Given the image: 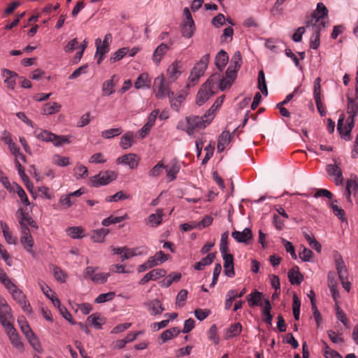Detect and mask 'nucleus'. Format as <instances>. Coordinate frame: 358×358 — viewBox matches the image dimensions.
I'll list each match as a JSON object with an SVG mask.
<instances>
[{
    "mask_svg": "<svg viewBox=\"0 0 358 358\" xmlns=\"http://www.w3.org/2000/svg\"><path fill=\"white\" fill-rule=\"evenodd\" d=\"M242 64L241 52L236 51L232 56L229 66L226 71V78L220 80V89L224 90L231 86L237 76V71Z\"/></svg>",
    "mask_w": 358,
    "mask_h": 358,
    "instance_id": "obj_1",
    "label": "nucleus"
},
{
    "mask_svg": "<svg viewBox=\"0 0 358 358\" xmlns=\"http://www.w3.org/2000/svg\"><path fill=\"white\" fill-rule=\"evenodd\" d=\"M212 113L206 112L203 116L191 115L186 117L187 127L185 129L189 135H192L196 131L203 129L208 125L214 118Z\"/></svg>",
    "mask_w": 358,
    "mask_h": 358,
    "instance_id": "obj_2",
    "label": "nucleus"
},
{
    "mask_svg": "<svg viewBox=\"0 0 358 358\" xmlns=\"http://www.w3.org/2000/svg\"><path fill=\"white\" fill-rule=\"evenodd\" d=\"M217 80L220 82V75L213 74L201 85L196 96L195 101L197 106H202L214 94L213 87Z\"/></svg>",
    "mask_w": 358,
    "mask_h": 358,
    "instance_id": "obj_3",
    "label": "nucleus"
},
{
    "mask_svg": "<svg viewBox=\"0 0 358 358\" xmlns=\"http://www.w3.org/2000/svg\"><path fill=\"white\" fill-rule=\"evenodd\" d=\"M170 83L169 80H166L164 75L159 76L155 79L153 88L157 99H163L166 96L171 98V95L173 96V92L169 89Z\"/></svg>",
    "mask_w": 358,
    "mask_h": 358,
    "instance_id": "obj_4",
    "label": "nucleus"
},
{
    "mask_svg": "<svg viewBox=\"0 0 358 358\" xmlns=\"http://www.w3.org/2000/svg\"><path fill=\"white\" fill-rule=\"evenodd\" d=\"M117 178V173L113 171H106L100 172L99 174L90 179L92 186L98 187L101 185H106L115 180Z\"/></svg>",
    "mask_w": 358,
    "mask_h": 358,
    "instance_id": "obj_5",
    "label": "nucleus"
},
{
    "mask_svg": "<svg viewBox=\"0 0 358 358\" xmlns=\"http://www.w3.org/2000/svg\"><path fill=\"white\" fill-rule=\"evenodd\" d=\"M209 59L210 55L206 54L201 57L200 61L196 64L189 76V79L192 82L197 81L199 78L203 75L206 69H207Z\"/></svg>",
    "mask_w": 358,
    "mask_h": 358,
    "instance_id": "obj_6",
    "label": "nucleus"
},
{
    "mask_svg": "<svg viewBox=\"0 0 358 358\" xmlns=\"http://www.w3.org/2000/svg\"><path fill=\"white\" fill-rule=\"evenodd\" d=\"M328 15V10L323 3H318L317 8L311 15V19L306 22V27H310V25L319 24L322 19Z\"/></svg>",
    "mask_w": 358,
    "mask_h": 358,
    "instance_id": "obj_7",
    "label": "nucleus"
},
{
    "mask_svg": "<svg viewBox=\"0 0 358 358\" xmlns=\"http://www.w3.org/2000/svg\"><path fill=\"white\" fill-rule=\"evenodd\" d=\"M184 15L186 17V21L182 25V34L184 37L189 38L192 37L194 34L195 29L194 23L188 8L184 9Z\"/></svg>",
    "mask_w": 358,
    "mask_h": 358,
    "instance_id": "obj_8",
    "label": "nucleus"
},
{
    "mask_svg": "<svg viewBox=\"0 0 358 358\" xmlns=\"http://www.w3.org/2000/svg\"><path fill=\"white\" fill-rule=\"evenodd\" d=\"M326 26V23L324 22H322L319 24L310 25L311 30L313 31V35L310 38V47L313 49H317L320 45V31L322 28H324Z\"/></svg>",
    "mask_w": 358,
    "mask_h": 358,
    "instance_id": "obj_9",
    "label": "nucleus"
},
{
    "mask_svg": "<svg viewBox=\"0 0 358 358\" xmlns=\"http://www.w3.org/2000/svg\"><path fill=\"white\" fill-rule=\"evenodd\" d=\"M139 160L140 159L136 154L129 153L118 157L117 163L127 165L130 169H135L138 167Z\"/></svg>",
    "mask_w": 358,
    "mask_h": 358,
    "instance_id": "obj_10",
    "label": "nucleus"
},
{
    "mask_svg": "<svg viewBox=\"0 0 358 358\" xmlns=\"http://www.w3.org/2000/svg\"><path fill=\"white\" fill-rule=\"evenodd\" d=\"M22 231V236L20 238V242L23 245L24 248L31 255H34V252L32 250V247L34 245V239L30 234V230L28 227H23V230Z\"/></svg>",
    "mask_w": 358,
    "mask_h": 358,
    "instance_id": "obj_11",
    "label": "nucleus"
},
{
    "mask_svg": "<svg viewBox=\"0 0 358 358\" xmlns=\"http://www.w3.org/2000/svg\"><path fill=\"white\" fill-rule=\"evenodd\" d=\"M111 41L112 34L110 33L105 35L102 43L101 40L99 38H96L95 40V45L96 48V55H105L109 51V46Z\"/></svg>",
    "mask_w": 358,
    "mask_h": 358,
    "instance_id": "obj_12",
    "label": "nucleus"
},
{
    "mask_svg": "<svg viewBox=\"0 0 358 358\" xmlns=\"http://www.w3.org/2000/svg\"><path fill=\"white\" fill-rule=\"evenodd\" d=\"M231 236L238 242L248 244L252 238V232L249 228H245L243 231L234 230L231 233Z\"/></svg>",
    "mask_w": 358,
    "mask_h": 358,
    "instance_id": "obj_13",
    "label": "nucleus"
},
{
    "mask_svg": "<svg viewBox=\"0 0 358 358\" xmlns=\"http://www.w3.org/2000/svg\"><path fill=\"white\" fill-rule=\"evenodd\" d=\"M224 260V268L225 275L228 277H234L235 275L234 267V257L231 254L227 252L222 253Z\"/></svg>",
    "mask_w": 358,
    "mask_h": 358,
    "instance_id": "obj_14",
    "label": "nucleus"
},
{
    "mask_svg": "<svg viewBox=\"0 0 358 358\" xmlns=\"http://www.w3.org/2000/svg\"><path fill=\"white\" fill-rule=\"evenodd\" d=\"M182 64L178 61H175L172 63L167 69L168 79L170 82L175 81L180 75L182 72Z\"/></svg>",
    "mask_w": 358,
    "mask_h": 358,
    "instance_id": "obj_15",
    "label": "nucleus"
},
{
    "mask_svg": "<svg viewBox=\"0 0 358 358\" xmlns=\"http://www.w3.org/2000/svg\"><path fill=\"white\" fill-rule=\"evenodd\" d=\"M13 320V317L9 306L0 308V322L4 328L12 326Z\"/></svg>",
    "mask_w": 358,
    "mask_h": 358,
    "instance_id": "obj_16",
    "label": "nucleus"
},
{
    "mask_svg": "<svg viewBox=\"0 0 358 358\" xmlns=\"http://www.w3.org/2000/svg\"><path fill=\"white\" fill-rule=\"evenodd\" d=\"M10 293L13 299L21 306L24 312L31 311L30 304L27 301L26 297L21 290L16 288Z\"/></svg>",
    "mask_w": 358,
    "mask_h": 358,
    "instance_id": "obj_17",
    "label": "nucleus"
},
{
    "mask_svg": "<svg viewBox=\"0 0 358 358\" xmlns=\"http://www.w3.org/2000/svg\"><path fill=\"white\" fill-rule=\"evenodd\" d=\"M327 171L329 175L335 178V184L340 185L343 182V173L337 164H329L327 166Z\"/></svg>",
    "mask_w": 358,
    "mask_h": 358,
    "instance_id": "obj_18",
    "label": "nucleus"
},
{
    "mask_svg": "<svg viewBox=\"0 0 358 358\" xmlns=\"http://www.w3.org/2000/svg\"><path fill=\"white\" fill-rule=\"evenodd\" d=\"M5 329L12 344L17 349L22 348L23 346L22 342L13 326L6 327Z\"/></svg>",
    "mask_w": 358,
    "mask_h": 358,
    "instance_id": "obj_19",
    "label": "nucleus"
},
{
    "mask_svg": "<svg viewBox=\"0 0 358 358\" xmlns=\"http://www.w3.org/2000/svg\"><path fill=\"white\" fill-rule=\"evenodd\" d=\"M159 110H153L148 117V122L140 130L141 138H144L149 132L151 127L154 125L156 118L159 114Z\"/></svg>",
    "mask_w": 358,
    "mask_h": 358,
    "instance_id": "obj_20",
    "label": "nucleus"
},
{
    "mask_svg": "<svg viewBox=\"0 0 358 358\" xmlns=\"http://www.w3.org/2000/svg\"><path fill=\"white\" fill-rule=\"evenodd\" d=\"M229 61L227 53L223 50H220L216 57L215 64L220 71H222Z\"/></svg>",
    "mask_w": 358,
    "mask_h": 358,
    "instance_id": "obj_21",
    "label": "nucleus"
},
{
    "mask_svg": "<svg viewBox=\"0 0 358 358\" xmlns=\"http://www.w3.org/2000/svg\"><path fill=\"white\" fill-rule=\"evenodd\" d=\"M169 49V46L165 43H161L157 46L153 52V62L158 65L160 63L162 58L166 53Z\"/></svg>",
    "mask_w": 358,
    "mask_h": 358,
    "instance_id": "obj_22",
    "label": "nucleus"
},
{
    "mask_svg": "<svg viewBox=\"0 0 358 358\" xmlns=\"http://www.w3.org/2000/svg\"><path fill=\"white\" fill-rule=\"evenodd\" d=\"M288 278L292 285H299L303 280V275L299 272V268L294 266L288 272Z\"/></svg>",
    "mask_w": 358,
    "mask_h": 358,
    "instance_id": "obj_23",
    "label": "nucleus"
},
{
    "mask_svg": "<svg viewBox=\"0 0 358 358\" xmlns=\"http://www.w3.org/2000/svg\"><path fill=\"white\" fill-rule=\"evenodd\" d=\"M35 136L43 141L52 142L54 143V140L56 138V134L46 130L36 129L34 131Z\"/></svg>",
    "mask_w": 358,
    "mask_h": 358,
    "instance_id": "obj_24",
    "label": "nucleus"
},
{
    "mask_svg": "<svg viewBox=\"0 0 358 358\" xmlns=\"http://www.w3.org/2000/svg\"><path fill=\"white\" fill-rule=\"evenodd\" d=\"M18 212L20 213V224L21 226V230H23V227H27V225H29L33 228H38L36 222L28 215L25 214L22 208H20Z\"/></svg>",
    "mask_w": 358,
    "mask_h": 358,
    "instance_id": "obj_25",
    "label": "nucleus"
},
{
    "mask_svg": "<svg viewBox=\"0 0 358 358\" xmlns=\"http://www.w3.org/2000/svg\"><path fill=\"white\" fill-rule=\"evenodd\" d=\"M17 73H14L10 70L4 69L3 71V76L5 77L4 83L6 85V87L10 90H13L15 86V78L17 77Z\"/></svg>",
    "mask_w": 358,
    "mask_h": 358,
    "instance_id": "obj_26",
    "label": "nucleus"
},
{
    "mask_svg": "<svg viewBox=\"0 0 358 358\" xmlns=\"http://www.w3.org/2000/svg\"><path fill=\"white\" fill-rule=\"evenodd\" d=\"M150 313L152 315H156L161 314L164 308L162 307V303L157 299L152 300L146 304Z\"/></svg>",
    "mask_w": 358,
    "mask_h": 358,
    "instance_id": "obj_27",
    "label": "nucleus"
},
{
    "mask_svg": "<svg viewBox=\"0 0 358 358\" xmlns=\"http://www.w3.org/2000/svg\"><path fill=\"white\" fill-rule=\"evenodd\" d=\"M231 138V134L229 131H223L218 138L217 143V150L219 152H222L225 147L230 143Z\"/></svg>",
    "mask_w": 358,
    "mask_h": 358,
    "instance_id": "obj_28",
    "label": "nucleus"
},
{
    "mask_svg": "<svg viewBox=\"0 0 358 358\" xmlns=\"http://www.w3.org/2000/svg\"><path fill=\"white\" fill-rule=\"evenodd\" d=\"M347 113L350 115V116H352V117H355L357 115H358L357 96H356L355 99L348 97Z\"/></svg>",
    "mask_w": 358,
    "mask_h": 358,
    "instance_id": "obj_29",
    "label": "nucleus"
},
{
    "mask_svg": "<svg viewBox=\"0 0 358 358\" xmlns=\"http://www.w3.org/2000/svg\"><path fill=\"white\" fill-rule=\"evenodd\" d=\"M262 294L257 290L252 292L251 294L248 295L247 300L249 303L250 306H262L263 304L261 302Z\"/></svg>",
    "mask_w": 358,
    "mask_h": 358,
    "instance_id": "obj_30",
    "label": "nucleus"
},
{
    "mask_svg": "<svg viewBox=\"0 0 358 358\" xmlns=\"http://www.w3.org/2000/svg\"><path fill=\"white\" fill-rule=\"evenodd\" d=\"M215 258V253H210L206 257L203 258L201 261L196 262L194 268L196 270L201 271L204 268V267L207 265H210L214 261Z\"/></svg>",
    "mask_w": 358,
    "mask_h": 358,
    "instance_id": "obj_31",
    "label": "nucleus"
},
{
    "mask_svg": "<svg viewBox=\"0 0 358 358\" xmlns=\"http://www.w3.org/2000/svg\"><path fill=\"white\" fill-rule=\"evenodd\" d=\"M271 305L268 299L264 300V306L262 310L263 320L268 324H271L273 316L271 314Z\"/></svg>",
    "mask_w": 358,
    "mask_h": 358,
    "instance_id": "obj_32",
    "label": "nucleus"
},
{
    "mask_svg": "<svg viewBox=\"0 0 358 358\" xmlns=\"http://www.w3.org/2000/svg\"><path fill=\"white\" fill-rule=\"evenodd\" d=\"M134 134L132 132H127L120 139V145L124 149H128L134 143Z\"/></svg>",
    "mask_w": 358,
    "mask_h": 358,
    "instance_id": "obj_33",
    "label": "nucleus"
},
{
    "mask_svg": "<svg viewBox=\"0 0 358 358\" xmlns=\"http://www.w3.org/2000/svg\"><path fill=\"white\" fill-rule=\"evenodd\" d=\"M180 332V329L178 327H173L166 329L161 334V339L162 343H165L169 340L172 339L173 337L178 335Z\"/></svg>",
    "mask_w": 358,
    "mask_h": 358,
    "instance_id": "obj_34",
    "label": "nucleus"
},
{
    "mask_svg": "<svg viewBox=\"0 0 358 358\" xmlns=\"http://www.w3.org/2000/svg\"><path fill=\"white\" fill-rule=\"evenodd\" d=\"M336 270L340 280H345L348 278V272L344 262L341 258L336 260Z\"/></svg>",
    "mask_w": 358,
    "mask_h": 358,
    "instance_id": "obj_35",
    "label": "nucleus"
},
{
    "mask_svg": "<svg viewBox=\"0 0 358 358\" xmlns=\"http://www.w3.org/2000/svg\"><path fill=\"white\" fill-rule=\"evenodd\" d=\"M61 105L58 103H53L52 104L46 103L42 108V114L43 115H52L59 111Z\"/></svg>",
    "mask_w": 358,
    "mask_h": 358,
    "instance_id": "obj_36",
    "label": "nucleus"
},
{
    "mask_svg": "<svg viewBox=\"0 0 358 358\" xmlns=\"http://www.w3.org/2000/svg\"><path fill=\"white\" fill-rule=\"evenodd\" d=\"M257 81H258V88L259 89V90L262 92V93L264 96H267L268 95V90H267V86H266V79H265V75H264L263 70H260L259 71Z\"/></svg>",
    "mask_w": 358,
    "mask_h": 358,
    "instance_id": "obj_37",
    "label": "nucleus"
},
{
    "mask_svg": "<svg viewBox=\"0 0 358 358\" xmlns=\"http://www.w3.org/2000/svg\"><path fill=\"white\" fill-rule=\"evenodd\" d=\"M150 83V79L148 73H142L136 79L134 86L136 89H140L143 87L149 86Z\"/></svg>",
    "mask_w": 358,
    "mask_h": 358,
    "instance_id": "obj_38",
    "label": "nucleus"
},
{
    "mask_svg": "<svg viewBox=\"0 0 358 358\" xmlns=\"http://www.w3.org/2000/svg\"><path fill=\"white\" fill-rule=\"evenodd\" d=\"M114 77L115 76H113L110 79L107 80L103 83L102 91L104 96H109L115 92V84L113 82Z\"/></svg>",
    "mask_w": 358,
    "mask_h": 358,
    "instance_id": "obj_39",
    "label": "nucleus"
},
{
    "mask_svg": "<svg viewBox=\"0 0 358 358\" xmlns=\"http://www.w3.org/2000/svg\"><path fill=\"white\" fill-rule=\"evenodd\" d=\"M3 236L8 244H15L16 238L13 236L12 232L6 223H1Z\"/></svg>",
    "mask_w": 358,
    "mask_h": 358,
    "instance_id": "obj_40",
    "label": "nucleus"
},
{
    "mask_svg": "<svg viewBox=\"0 0 358 358\" xmlns=\"http://www.w3.org/2000/svg\"><path fill=\"white\" fill-rule=\"evenodd\" d=\"M109 233V230L107 229H100L94 231L92 238L94 242L102 243L104 241L106 236Z\"/></svg>",
    "mask_w": 358,
    "mask_h": 358,
    "instance_id": "obj_41",
    "label": "nucleus"
},
{
    "mask_svg": "<svg viewBox=\"0 0 358 358\" xmlns=\"http://www.w3.org/2000/svg\"><path fill=\"white\" fill-rule=\"evenodd\" d=\"M165 169L166 166L160 161L149 171L148 176L152 178L159 177Z\"/></svg>",
    "mask_w": 358,
    "mask_h": 358,
    "instance_id": "obj_42",
    "label": "nucleus"
},
{
    "mask_svg": "<svg viewBox=\"0 0 358 358\" xmlns=\"http://www.w3.org/2000/svg\"><path fill=\"white\" fill-rule=\"evenodd\" d=\"M242 330V326L240 323H236L231 324L229 328L227 329V338H231L233 337L237 336L240 334Z\"/></svg>",
    "mask_w": 358,
    "mask_h": 358,
    "instance_id": "obj_43",
    "label": "nucleus"
},
{
    "mask_svg": "<svg viewBox=\"0 0 358 358\" xmlns=\"http://www.w3.org/2000/svg\"><path fill=\"white\" fill-rule=\"evenodd\" d=\"M26 338L28 340L30 345L33 347V348L36 351H37L38 352H41L42 348H41L40 341H39L38 338L36 336V335L34 332L29 333V335L26 336Z\"/></svg>",
    "mask_w": 358,
    "mask_h": 358,
    "instance_id": "obj_44",
    "label": "nucleus"
},
{
    "mask_svg": "<svg viewBox=\"0 0 358 358\" xmlns=\"http://www.w3.org/2000/svg\"><path fill=\"white\" fill-rule=\"evenodd\" d=\"M12 190L16 192L23 203H24L26 206L29 205V201L27 194L20 186H19L17 184H15L14 187H12Z\"/></svg>",
    "mask_w": 358,
    "mask_h": 358,
    "instance_id": "obj_45",
    "label": "nucleus"
},
{
    "mask_svg": "<svg viewBox=\"0 0 358 358\" xmlns=\"http://www.w3.org/2000/svg\"><path fill=\"white\" fill-rule=\"evenodd\" d=\"M83 232V229L80 227H71L66 229L67 234L73 238H82Z\"/></svg>",
    "mask_w": 358,
    "mask_h": 358,
    "instance_id": "obj_46",
    "label": "nucleus"
},
{
    "mask_svg": "<svg viewBox=\"0 0 358 358\" xmlns=\"http://www.w3.org/2000/svg\"><path fill=\"white\" fill-rule=\"evenodd\" d=\"M122 132V129L119 128H114V129H110L104 130L101 132V136L104 138H111L113 137L119 136Z\"/></svg>",
    "mask_w": 358,
    "mask_h": 358,
    "instance_id": "obj_47",
    "label": "nucleus"
},
{
    "mask_svg": "<svg viewBox=\"0 0 358 358\" xmlns=\"http://www.w3.org/2000/svg\"><path fill=\"white\" fill-rule=\"evenodd\" d=\"M163 213L162 210H157L156 214H151L148 217V221L152 226H157L161 224L162 221Z\"/></svg>",
    "mask_w": 358,
    "mask_h": 358,
    "instance_id": "obj_48",
    "label": "nucleus"
},
{
    "mask_svg": "<svg viewBox=\"0 0 358 358\" xmlns=\"http://www.w3.org/2000/svg\"><path fill=\"white\" fill-rule=\"evenodd\" d=\"M300 307H301V301L296 294L293 295V305H292V310L294 317L296 320H299L300 315Z\"/></svg>",
    "mask_w": 358,
    "mask_h": 358,
    "instance_id": "obj_49",
    "label": "nucleus"
},
{
    "mask_svg": "<svg viewBox=\"0 0 358 358\" xmlns=\"http://www.w3.org/2000/svg\"><path fill=\"white\" fill-rule=\"evenodd\" d=\"M346 186L347 189H350L352 194H353L356 202L358 204V183L355 180H348Z\"/></svg>",
    "mask_w": 358,
    "mask_h": 358,
    "instance_id": "obj_50",
    "label": "nucleus"
},
{
    "mask_svg": "<svg viewBox=\"0 0 358 358\" xmlns=\"http://www.w3.org/2000/svg\"><path fill=\"white\" fill-rule=\"evenodd\" d=\"M87 168L80 164H78L74 169V174L78 179L87 177Z\"/></svg>",
    "mask_w": 358,
    "mask_h": 358,
    "instance_id": "obj_51",
    "label": "nucleus"
},
{
    "mask_svg": "<svg viewBox=\"0 0 358 358\" xmlns=\"http://www.w3.org/2000/svg\"><path fill=\"white\" fill-rule=\"evenodd\" d=\"M129 52L128 48H122L117 50L113 56H111L110 60L111 62H116L122 59Z\"/></svg>",
    "mask_w": 358,
    "mask_h": 358,
    "instance_id": "obj_52",
    "label": "nucleus"
},
{
    "mask_svg": "<svg viewBox=\"0 0 358 358\" xmlns=\"http://www.w3.org/2000/svg\"><path fill=\"white\" fill-rule=\"evenodd\" d=\"M169 99L171 108L176 111H179L185 97L180 94L176 98H173V96L171 95V98Z\"/></svg>",
    "mask_w": 358,
    "mask_h": 358,
    "instance_id": "obj_53",
    "label": "nucleus"
},
{
    "mask_svg": "<svg viewBox=\"0 0 358 358\" xmlns=\"http://www.w3.org/2000/svg\"><path fill=\"white\" fill-rule=\"evenodd\" d=\"M115 294L113 292H109L99 294L94 300L95 303H101L112 300Z\"/></svg>",
    "mask_w": 358,
    "mask_h": 358,
    "instance_id": "obj_54",
    "label": "nucleus"
},
{
    "mask_svg": "<svg viewBox=\"0 0 358 358\" xmlns=\"http://www.w3.org/2000/svg\"><path fill=\"white\" fill-rule=\"evenodd\" d=\"M228 238H229V232L228 231L224 232L222 234L221 239H220V250L221 253L227 252L229 251Z\"/></svg>",
    "mask_w": 358,
    "mask_h": 358,
    "instance_id": "obj_55",
    "label": "nucleus"
},
{
    "mask_svg": "<svg viewBox=\"0 0 358 358\" xmlns=\"http://www.w3.org/2000/svg\"><path fill=\"white\" fill-rule=\"evenodd\" d=\"M337 201L335 200L334 201H332L330 203V207L333 210L334 214L337 216L341 220H345V211L339 208L335 203H336Z\"/></svg>",
    "mask_w": 358,
    "mask_h": 358,
    "instance_id": "obj_56",
    "label": "nucleus"
},
{
    "mask_svg": "<svg viewBox=\"0 0 358 358\" xmlns=\"http://www.w3.org/2000/svg\"><path fill=\"white\" fill-rule=\"evenodd\" d=\"M101 321L102 319L100 317L99 315L96 314H92L87 318V322L96 329H100L101 327Z\"/></svg>",
    "mask_w": 358,
    "mask_h": 358,
    "instance_id": "obj_57",
    "label": "nucleus"
},
{
    "mask_svg": "<svg viewBox=\"0 0 358 358\" xmlns=\"http://www.w3.org/2000/svg\"><path fill=\"white\" fill-rule=\"evenodd\" d=\"M108 276V273H96L93 275L92 280L97 284H103L107 281Z\"/></svg>",
    "mask_w": 358,
    "mask_h": 358,
    "instance_id": "obj_58",
    "label": "nucleus"
},
{
    "mask_svg": "<svg viewBox=\"0 0 358 358\" xmlns=\"http://www.w3.org/2000/svg\"><path fill=\"white\" fill-rule=\"evenodd\" d=\"M313 255V252L308 248L303 247V250L299 252V256L303 262H308L310 260Z\"/></svg>",
    "mask_w": 358,
    "mask_h": 358,
    "instance_id": "obj_59",
    "label": "nucleus"
},
{
    "mask_svg": "<svg viewBox=\"0 0 358 358\" xmlns=\"http://www.w3.org/2000/svg\"><path fill=\"white\" fill-rule=\"evenodd\" d=\"M179 170L180 166L177 164H173L169 169H166L167 177L170 181L176 178Z\"/></svg>",
    "mask_w": 358,
    "mask_h": 358,
    "instance_id": "obj_60",
    "label": "nucleus"
},
{
    "mask_svg": "<svg viewBox=\"0 0 358 358\" xmlns=\"http://www.w3.org/2000/svg\"><path fill=\"white\" fill-rule=\"evenodd\" d=\"M187 291L186 289H181L177 295L176 305L179 307H182L185 304V301L187 297Z\"/></svg>",
    "mask_w": 358,
    "mask_h": 358,
    "instance_id": "obj_61",
    "label": "nucleus"
},
{
    "mask_svg": "<svg viewBox=\"0 0 358 358\" xmlns=\"http://www.w3.org/2000/svg\"><path fill=\"white\" fill-rule=\"evenodd\" d=\"M152 280H157L162 277H164L166 272L162 268L152 269L149 272Z\"/></svg>",
    "mask_w": 358,
    "mask_h": 358,
    "instance_id": "obj_62",
    "label": "nucleus"
},
{
    "mask_svg": "<svg viewBox=\"0 0 358 358\" xmlns=\"http://www.w3.org/2000/svg\"><path fill=\"white\" fill-rule=\"evenodd\" d=\"M18 323L20 324L21 331L23 332L25 336H29V333H33L29 325L24 318L18 319Z\"/></svg>",
    "mask_w": 358,
    "mask_h": 358,
    "instance_id": "obj_63",
    "label": "nucleus"
},
{
    "mask_svg": "<svg viewBox=\"0 0 358 358\" xmlns=\"http://www.w3.org/2000/svg\"><path fill=\"white\" fill-rule=\"evenodd\" d=\"M127 198L128 196L125 195L122 191H119L116 194L106 197V200L108 202H113L124 200Z\"/></svg>",
    "mask_w": 358,
    "mask_h": 358,
    "instance_id": "obj_64",
    "label": "nucleus"
}]
</instances>
